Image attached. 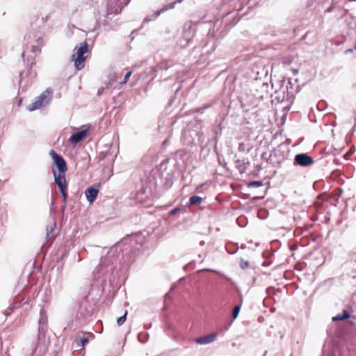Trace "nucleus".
<instances>
[{
  "label": "nucleus",
  "mask_w": 356,
  "mask_h": 356,
  "mask_svg": "<svg viewBox=\"0 0 356 356\" xmlns=\"http://www.w3.org/2000/svg\"><path fill=\"white\" fill-rule=\"evenodd\" d=\"M44 44V35L40 31L33 30L24 37L25 49L22 54V57L24 62H26L29 69L27 70L25 76H24V72L19 74V90H25L26 87L32 83V80L36 77L37 73L32 69L35 65L34 58L36 54L40 53Z\"/></svg>",
  "instance_id": "nucleus-1"
},
{
  "label": "nucleus",
  "mask_w": 356,
  "mask_h": 356,
  "mask_svg": "<svg viewBox=\"0 0 356 356\" xmlns=\"http://www.w3.org/2000/svg\"><path fill=\"white\" fill-rule=\"evenodd\" d=\"M49 155L54 161L52 172L54 177V183L58 186L61 194L63 203L66 204L67 197V184L65 173L67 170V163L63 156L56 153L54 149L49 152Z\"/></svg>",
  "instance_id": "nucleus-2"
},
{
  "label": "nucleus",
  "mask_w": 356,
  "mask_h": 356,
  "mask_svg": "<svg viewBox=\"0 0 356 356\" xmlns=\"http://www.w3.org/2000/svg\"><path fill=\"white\" fill-rule=\"evenodd\" d=\"M239 22V18L234 12L227 13L222 19L215 21L212 31H209V35L217 38H223L228 31Z\"/></svg>",
  "instance_id": "nucleus-3"
},
{
  "label": "nucleus",
  "mask_w": 356,
  "mask_h": 356,
  "mask_svg": "<svg viewBox=\"0 0 356 356\" xmlns=\"http://www.w3.org/2000/svg\"><path fill=\"white\" fill-rule=\"evenodd\" d=\"M182 143L188 146L201 145L204 141L202 127L198 124L188 125L182 132L181 138Z\"/></svg>",
  "instance_id": "nucleus-4"
},
{
  "label": "nucleus",
  "mask_w": 356,
  "mask_h": 356,
  "mask_svg": "<svg viewBox=\"0 0 356 356\" xmlns=\"http://www.w3.org/2000/svg\"><path fill=\"white\" fill-rule=\"evenodd\" d=\"M74 53L72 55V61L74 62L76 70H80L85 66L86 59V54L88 51V45L86 41L81 42L74 49Z\"/></svg>",
  "instance_id": "nucleus-5"
},
{
  "label": "nucleus",
  "mask_w": 356,
  "mask_h": 356,
  "mask_svg": "<svg viewBox=\"0 0 356 356\" xmlns=\"http://www.w3.org/2000/svg\"><path fill=\"white\" fill-rule=\"evenodd\" d=\"M51 95L52 91L50 89H47L36 97L35 100L27 107V109L29 111H33L47 106L51 101Z\"/></svg>",
  "instance_id": "nucleus-6"
},
{
  "label": "nucleus",
  "mask_w": 356,
  "mask_h": 356,
  "mask_svg": "<svg viewBox=\"0 0 356 356\" xmlns=\"http://www.w3.org/2000/svg\"><path fill=\"white\" fill-rule=\"evenodd\" d=\"M175 65V62L172 59H164L158 63L156 65L151 67L149 71L146 72V76L153 79L159 71L168 70Z\"/></svg>",
  "instance_id": "nucleus-7"
},
{
  "label": "nucleus",
  "mask_w": 356,
  "mask_h": 356,
  "mask_svg": "<svg viewBox=\"0 0 356 356\" xmlns=\"http://www.w3.org/2000/svg\"><path fill=\"white\" fill-rule=\"evenodd\" d=\"M93 314V309L86 300H83L79 305L77 317L80 319H86L90 317Z\"/></svg>",
  "instance_id": "nucleus-8"
},
{
  "label": "nucleus",
  "mask_w": 356,
  "mask_h": 356,
  "mask_svg": "<svg viewBox=\"0 0 356 356\" xmlns=\"http://www.w3.org/2000/svg\"><path fill=\"white\" fill-rule=\"evenodd\" d=\"M48 317L45 309L42 307L40 311V318L38 321V337L44 336L45 332L47 330Z\"/></svg>",
  "instance_id": "nucleus-9"
},
{
  "label": "nucleus",
  "mask_w": 356,
  "mask_h": 356,
  "mask_svg": "<svg viewBox=\"0 0 356 356\" xmlns=\"http://www.w3.org/2000/svg\"><path fill=\"white\" fill-rule=\"evenodd\" d=\"M131 0H109L108 10L110 13L118 14Z\"/></svg>",
  "instance_id": "nucleus-10"
},
{
  "label": "nucleus",
  "mask_w": 356,
  "mask_h": 356,
  "mask_svg": "<svg viewBox=\"0 0 356 356\" xmlns=\"http://www.w3.org/2000/svg\"><path fill=\"white\" fill-rule=\"evenodd\" d=\"M100 186H101V184L97 183V184H93L92 186H90L89 188H88L86 190L85 195L86 197L87 201L90 204H92V202H94L95 201V200L97 199Z\"/></svg>",
  "instance_id": "nucleus-11"
},
{
  "label": "nucleus",
  "mask_w": 356,
  "mask_h": 356,
  "mask_svg": "<svg viewBox=\"0 0 356 356\" xmlns=\"http://www.w3.org/2000/svg\"><path fill=\"white\" fill-rule=\"evenodd\" d=\"M88 130L87 129L81 130L79 131L73 133L68 139L69 143L71 145H76L82 141L86 136Z\"/></svg>",
  "instance_id": "nucleus-12"
},
{
  "label": "nucleus",
  "mask_w": 356,
  "mask_h": 356,
  "mask_svg": "<svg viewBox=\"0 0 356 356\" xmlns=\"http://www.w3.org/2000/svg\"><path fill=\"white\" fill-rule=\"evenodd\" d=\"M295 161L299 165L304 167L311 165L314 163L313 159L305 154H297Z\"/></svg>",
  "instance_id": "nucleus-13"
},
{
  "label": "nucleus",
  "mask_w": 356,
  "mask_h": 356,
  "mask_svg": "<svg viewBox=\"0 0 356 356\" xmlns=\"http://www.w3.org/2000/svg\"><path fill=\"white\" fill-rule=\"evenodd\" d=\"M217 334L215 332L210 333L209 334L197 337L195 339V341L200 345H207L213 342L216 338Z\"/></svg>",
  "instance_id": "nucleus-14"
},
{
  "label": "nucleus",
  "mask_w": 356,
  "mask_h": 356,
  "mask_svg": "<svg viewBox=\"0 0 356 356\" xmlns=\"http://www.w3.org/2000/svg\"><path fill=\"white\" fill-rule=\"evenodd\" d=\"M249 165L250 161L248 159H238L235 161V168L241 174L245 173Z\"/></svg>",
  "instance_id": "nucleus-15"
},
{
  "label": "nucleus",
  "mask_w": 356,
  "mask_h": 356,
  "mask_svg": "<svg viewBox=\"0 0 356 356\" xmlns=\"http://www.w3.org/2000/svg\"><path fill=\"white\" fill-rule=\"evenodd\" d=\"M253 147L249 139H245L238 143V150L240 152L248 153Z\"/></svg>",
  "instance_id": "nucleus-16"
},
{
  "label": "nucleus",
  "mask_w": 356,
  "mask_h": 356,
  "mask_svg": "<svg viewBox=\"0 0 356 356\" xmlns=\"http://www.w3.org/2000/svg\"><path fill=\"white\" fill-rule=\"evenodd\" d=\"M184 0H175V1L170 3L164 6L161 9L158 10L152 16L154 17H156L159 16L161 13H163L170 9H172L177 3H181Z\"/></svg>",
  "instance_id": "nucleus-17"
},
{
  "label": "nucleus",
  "mask_w": 356,
  "mask_h": 356,
  "mask_svg": "<svg viewBox=\"0 0 356 356\" xmlns=\"http://www.w3.org/2000/svg\"><path fill=\"white\" fill-rule=\"evenodd\" d=\"M24 299H22L21 301L15 300L12 304L9 305L8 309L5 311V316L7 317L11 314V313L14 311V309L17 308H19L22 304Z\"/></svg>",
  "instance_id": "nucleus-18"
},
{
  "label": "nucleus",
  "mask_w": 356,
  "mask_h": 356,
  "mask_svg": "<svg viewBox=\"0 0 356 356\" xmlns=\"http://www.w3.org/2000/svg\"><path fill=\"white\" fill-rule=\"evenodd\" d=\"M74 343L77 347H84L88 343V339L87 337H77L74 339Z\"/></svg>",
  "instance_id": "nucleus-19"
},
{
  "label": "nucleus",
  "mask_w": 356,
  "mask_h": 356,
  "mask_svg": "<svg viewBox=\"0 0 356 356\" xmlns=\"http://www.w3.org/2000/svg\"><path fill=\"white\" fill-rule=\"evenodd\" d=\"M350 316L349 313L346 310H343L342 314H339L332 318L333 321H342L348 318Z\"/></svg>",
  "instance_id": "nucleus-20"
},
{
  "label": "nucleus",
  "mask_w": 356,
  "mask_h": 356,
  "mask_svg": "<svg viewBox=\"0 0 356 356\" xmlns=\"http://www.w3.org/2000/svg\"><path fill=\"white\" fill-rule=\"evenodd\" d=\"M202 202V198L200 196L193 195L191 196L189 199V204L191 205H196L200 204Z\"/></svg>",
  "instance_id": "nucleus-21"
},
{
  "label": "nucleus",
  "mask_w": 356,
  "mask_h": 356,
  "mask_svg": "<svg viewBox=\"0 0 356 356\" xmlns=\"http://www.w3.org/2000/svg\"><path fill=\"white\" fill-rule=\"evenodd\" d=\"M161 176V185H163L165 186H171L172 184V181L171 178L165 177L164 180L163 178V174H159Z\"/></svg>",
  "instance_id": "nucleus-22"
},
{
  "label": "nucleus",
  "mask_w": 356,
  "mask_h": 356,
  "mask_svg": "<svg viewBox=\"0 0 356 356\" xmlns=\"http://www.w3.org/2000/svg\"><path fill=\"white\" fill-rule=\"evenodd\" d=\"M241 305H236L234 306L233 310H232V321H234L235 319H236V318L238 317V314L240 312V310H241Z\"/></svg>",
  "instance_id": "nucleus-23"
},
{
  "label": "nucleus",
  "mask_w": 356,
  "mask_h": 356,
  "mask_svg": "<svg viewBox=\"0 0 356 356\" xmlns=\"http://www.w3.org/2000/svg\"><path fill=\"white\" fill-rule=\"evenodd\" d=\"M132 73H133L132 70L129 71L128 72L126 73V74L124 75L123 81L120 82V83H119V85L118 86V88H120L123 85H124L127 82L129 78L132 74Z\"/></svg>",
  "instance_id": "nucleus-24"
},
{
  "label": "nucleus",
  "mask_w": 356,
  "mask_h": 356,
  "mask_svg": "<svg viewBox=\"0 0 356 356\" xmlns=\"http://www.w3.org/2000/svg\"><path fill=\"white\" fill-rule=\"evenodd\" d=\"M127 311H125L124 314L122 316L117 318V324L119 326L122 325L125 322V321L127 319Z\"/></svg>",
  "instance_id": "nucleus-25"
},
{
  "label": "nucleus",
  "mask_w": 356,
  "mask_h": 356,
  "mask_svg": "<svg viewBox=\"0 0 356 356\" xmlns=\"http://www.w3.org/2000/svg\"><path fill=\"white\" fill-rule=\"evenodd\" d=\"M257 216L259 218L264 220L267 218V213L262 209H259L257 211Z\"/></svg>",
  "instance_id": "nucleus-26"
},
{
  "label": "nucleus",
  "mask_w": 356,
  "mask_h": 356,
  "mask_svg": "<svg viewBox=\"0 0 356 356\" xmlns=\"http://www.w3.org/2000/svg\"><path fill=\"white\" fill-rule=\"evenodd\" d=\"M108 257H104L101 259V263L99 265V268L100 270H103L104 266H106V263L108 261Z\"/></svg>",
  "instance_id": "nucleus-27"
},
{
  "label": "nucleus",
  "mask_w": 356,
  "mask_h": 356,
  "mask_svg": "<svg viewBox=\"0 0 356 356\" xmlns=\"http://www.w3.org/2000/svg\"><path fill=\"white\" fill-rule=\"evenodd\" d=\"M138 341L142 343H145L147 341L148 339H149V334H145V337H143V339L141 337V334H139L138 337Z\"/></svg>",
  "instance_id": "nucleus-28"
},
{
  "label": "nucleus",
  "mask_w": 356,
  "mask_h": 356,
  "mask_svg": "<svg viewBox=\"0 0 356 356\" xmlns=\"http://www.w3.org/2000/svg\"><path fill=\"white\" fill-rule=\"evenodd\" d=\"M263 186L262 181H254L249 184V186L259 187Z\"/></svg>",
  "instance_id": "nucleus-29"
},
{
  "label": "nucleus",
  "mask_w": 356,
  "mask_h": 356,
  "mask_svg": "<svg viewBox=\"0 0 356 356\" xmlns=\"http://www.w3.org/2000/svg\"><path fill=\"white\" fill-rule=\"evenodd\" d=\"M240 266L242 269H245L249 266V262L241 259V263H240Z\"/></svg>",
  "instance_id": "nucleus-30"
},
{
  "label": "nucleus",
  "mask_w": 356,
  "mask_h": 356,
  "mask_svg": "<svg viewBox=\"0 0 356 356\" xmlns=\"http://www.w3.org/2000/svg\"><path fill=\"white\" fill-rule=\"evenodd\" d=\"M204 112V110L203 109V107L201 106V107H199V108H194L191 111V113H203Z\"/></svg>",
  "instance_id": "nucleus-31"
},
{
  "label": "nucleus",
  "mask_w": 356,
  "mask_h": 356,
  "mask_svg": "<svg viewBox=\"0 0 356 356\" xmlns=\"http://www.w3.org/2000/svg\"><path fill=\"white\" fill-rule=\"evenodd\" d=\"M55 228H56V222H54V225L52 227H50V229H49L48 228L47 229V236L50 234H51L54 230H55Z\"/></svg>",
  "instance_id": "nucleus-32"
},
{
  "label": "nucleus",
  "mask_w": 356,
  "mask_h": 356,
  "mask_svg": "<svg viewBox=\"0 0 356 356\" xmlns=\"http://www.w3.org/2000/svg\"><path fill=\"white\" fill-rule=\"evenodd\" d=\"M108 152H102L100 154H99V159L100 160H103L104 159L107 155H108Z\"/></svg>",
  "instance_id": "nucleus-33"
},
{
  "label": "nucleus",
  "mask_w": 356,
  "mask_h": 356,
  "mask_svg": "<svg viewBox=\"0 0 356 356\" xmlns=\"http://www.w3.org/2000/svg\"><path fill=\"white\" fill-rule=\"evenodd\" d=\"M180 211H181V209L179 207H175L170 211V213L171 215H175L177 213L179 212Z\"/></svg>",
  "instance_id": "nucleus-34"
},
{
  "label": "nucleus",
  "mask_w": 356,
  "mask_h": 356,
  "mask_svg": "<svg viewBox=\"0 0 356 356\" xmlns=\"http://www.w3.org/2000/svg\"><path fill=\"white\" fill-rule=\"evenodd\" d=\"M213 104H214L213 102L205 104L204 105L202 106L203 109L205 111V110L212 107L213 106Z\"/></svg>",
  "instance_id": "nucleus-35"
},
{
  "label": "nucleus",
  "mask_w": 356,
  "mask_h": 356,
  "mask_svg": "<svg viewBox=\"0 0 356 356\" xmlns=\"http://www.w3.org/2000/svg\"><path fill=\"white\" fill-rule=\"evenodd\" d=\"M147 188H141V189L138 192V195H139V194H140V193H141V194H145V193H147Z\"/></svg>",
  "instance_id": "nucleus-36"
},
{
  "label": "nucleus",
  "mask_w": 356,
  "mask_h": 356,
  "mask_svg": "<svg viewBox=\"0 0 356 356\" xmlns=\"http://www.w3.org/2000/svg\"><path fill=\"white\" fill-rule=\"evenodd\" d=\"M232 321L231 322L229 323V324L227 325H225V331H227L229 327H231L232 324Z\"/></svg>",
  "instance_id": "nucleus-37"
},
{
  "label": "nucleus",
  "mask_w": 356,
  "mask_h": 356,
  "mask_svg": "<svg viewBox=\"0 0 356 356\" xmlns=\"http://www.w3.org/2000/svg\"><path fill=\"white\" fill-rule=\"evenodd\" d=\"M152 19L149 17H146L145 19H144V22H148L149 21H151Z\"/></svg>",
  "instance_id": "nucleus-38"
},
{
  "label": "nucleus",
  "mask_w": 356,
  "mask_h": 356,
  "mask_svg": "<svg viewBox=\"0 0 356 356\" xmlns=\"http://www.w3.org/2000/svg\"><path fill=\"white\" fill-rule=\"evenodd\" d=\"M202 186H203V185H200V186H197V187L196 188V191H197L198 193H200V189L201 188H202Z\"/></svg>",
  "instance_id": "nucleus-39"
},
{
  "label": "nucleus",
  "mask_w": 356,
  "mask_h": 356,
  "mask_svg": "<svg viewBox=\"0 0 356 356\" xmlns=\"http://www.w3.org/2000/svg\"><path fill=\"white\" fill-rule=\"evenodd\" d=\"M277 243H278V242H277V241H272V242L270 243V245L273 246V245H275V244H277Z\"/></svg>",
  "instance_id": "nucleus-40"
},
{
  "label": "nucleus",
  "mask_w": 356,
  "mask_h": 356,
  "mask_svg": "<svg viewBox=\"0 0 356 356\" xmlns=\"http://www.w3.org/2000/svg\"><path fill=\"white\" fill-rule=\"evenodd\" d=\"M229 0H222V4H227Z\"/></svg>",
  "instance_id": "nucleus-41"
},
{
  "label": "nucleus",
  "mask_w": 356,
  "mask_h": 356,
  "mask_svg": "<svg viewBox=\"0 0 356 356\" xmlns=\"http://www.w3.org/2000/svg\"><path fill=\"white\" fill-rule=\"evenodd\" d=\"M103 90H104V88L99 89V90H98L97 94H98V95H100V94L102 92V91H103Z\"/></svg>",
  "instance_id": "nucleus-42"
},
{
  "label": "nucleus",
  "mask_w": 356,
  "mask_h": 356,
  "mask_svg": "<svg viewBox=\"0 0 356 356\" xmlns=\"http://www.w3.org/2000/svg\"><path fill=\"white\" fill-rule=\"evenodd\" d=\"M22 99L21 98L19 99L17 105L20 106V104H22Z\"/></svg>",
  "instance_id": "nucleus-43"
},
{
  "label": "nucleus",
  "mask_w": 356,
  "mask_h": 356,
  "mask_svg": "<svg viewBox=\"0 0 356 356\" xmlns=\"http://www.w3.org/2000/svg\"><path fill=\"white\" fill-rule=\"evenodd\" d=\"M262 265H263L264 266H267V261H264V262H263V264H262Z\"/></svg>",
  "instance_id": "nucleus-44"
},
{
  "label": "nucleus",
  "mask_w": 356,
  "mask_h": 356,
  "mask_svg": "<svg viewBox=\"0 0 356 356\" xmlns=\"http://www.w3.org/2000/svg\"><path fill=\"white\" fill-rule=\"evenodd\" d=\"M180 88H181V86H179L177 88V90H176V92H177L180 90Z\"/></svg>",
  "instance_id": "nucleus-45"
},
{
  "label": "nucleus",
  "mask_w": 356,
  "mask_h": 356,
  "mask_svg": "<svg viewBox=\"0 0 356 356\" xmlns=\"http://www.w3.org/2000/svg\"><path fill=\"white\" fill-rule=\"evenodd\" d=\"M266 298L264 299V301H263V303H264V305L266 306Z\"/></svg>",
  "instance_id": "nucleus-46"
},
{
  "label": "nucleus",
  "mask_w": 356,
  "mask_h": 356,
  "mask_svg": "<svg viewBox=\"0 0 356 356\" xmlns=\"http://www.w3.org/2000/svg\"><path fill=\"white\" fill-rule=\"evenodd\" d=\"M275 308H272V309H270V311H271L272 312H275Z\"/></svg>",
  "instance_id": "nucleus-47"
},
{
  "label": "nucleus",
  "mask_w": 356,
  "mask_h": 356,
  "mask_svg": "<svg viewBox=\"0 0 356 356\" xmlns=\"http://www.w3.org/2000/svg\"><path fill=\"white\" fill-rule=\"evenodd\" d=\"M241 9H242V7H240V8H237V9H236V10H237V11H239V10H241Z\"/></svg>",
  "instance_id": "nucleus-48"
},
{
  "label": "nucleus",
  "mask_w": 356,
  "mask_h": 356,
  "mask_svg": "<svg viewBox=\"0 0 356 356\" xmlns=\"http://www.w3.org/2000/svg\"><path fill=\"white\" fill-rule=\"evenodd\" d=\"M267 355V351H265L263 356H266Z\"/></svg>",
  "instance_id": "nucleus-49"
},
{
  "label": "nucleus",
  "mask_w": 356,
  "mask_h": 356,
  "mask_svg": "<svg viewBox=\"0 0 356 356\" xmlns=\"http://www.w3.org/2000/svg\"><path fill=\"white\" fill-rule=\"evenodd\" d=\"M265 253H266V251L264 250V251L263 252V253H262V254H263V256H264V255H265Z\"/></svg>",
  "instance_id": "nucleus-50"
},
{
  "label": "nucleus",
  "mask_w": 356,
  "mask_h": 356,
  "mask_svg": "<svg viewBox=\"0 0 356 356\" xmlns=\"http://www.w3.org/2000/svg\"><path fill=\"white\" fill-rule=\"evenodd\" d=\"M204 243V241H201V242H200V245H203Z\"/></svg>",
  "instance_id": "nucleus-51"
},
{
  "label": "nucleus",
  "mask_w": 356,
  "mask_h": 356,
  "mask_svg": "<svg viewBox=\"0 0 356 356\" xmlns=\"http://www.w3.org/2000/svg\"><path fill=\"white\" fill-rule=\"evenodd\" d=\"M265 154H266V153H263L262 156L264 157Z\"/></svg>",
  "instance_id": "nucleus-52"
},
{
  "label": "nucleus",
  "mask_w": 356,
  "mask_h": 356,
  "mask_svg": "<svg viewBox=\"0 0 356 356\" xmlns=\"http://www.w3.org/2000/svg\"><path fill=\"white\" fill-rule=\"evenodd\" d=\"M245 0H241L242 2L245 1Z\"/></svg>",
  "instance_id": "nucleus-53"
}]
</instances>
